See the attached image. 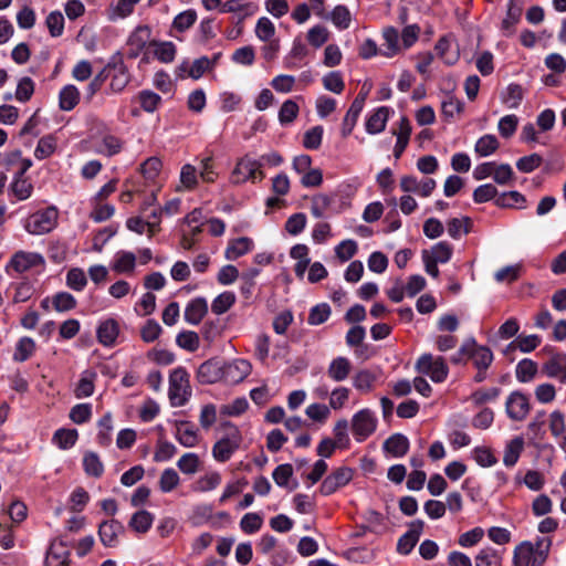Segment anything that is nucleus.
Masks as SVG:
<instances>
[{
  "label": "nucleus",
  "instance_id": "obj_1",
  "mask_svg": "<svg viewBox=\"0 0 566 566\" xmlns=\"http://www.w3.org/2000/svg\"><path fill=\"white\" fill-rule=\"evenodd\" d=\"M551 546L549 537H539L534 544L530 541L520 543L513 552V566H543Z\"/></svg>",
  "mask_w": 566,
  "mask_h": 566
},
{
  "label": "nucleus",
  "instance_id": "obj_2",
  "mask_svg": "<svg viewBox=\"0 0 566 566\" xmlns=\"http://www.w3.org/2000/svg\"><path fill=\"white\" fill-rule=\"evenodd\" d=\"M168 396L174 407H182L190 399L189 374L185 368L178 367L170 373Z\"/></svg>",
  "mask_w": 566,
  "mask_h": 566
},
{
  "label": "nucleus",
  "instance_id": "obj_3",
  "mask_svg": "<svg viewBox=\"0 0 566 566\" xmlns=\"http://www.w3.org/2000/svg\"><path fill=\"white\" fill-rule=\"evenodd\" d=\"M224 427L228 430L226 437L218 440L212 448V455L219 462L228 461L242 441L241 433L235 426L224 423Z\"/></svg>",
  "mask_w": 566,
  "mask_h": 566
},
{
  "label": "nucleus",
  "instance_id": "obj_4",
  "mask_svg": "<svg viewBox=\"0 0 566 566\" xmlns=\"http://www.w3.org/2000/svg\"><path fill=\"white\" fill-rule=\"evenodd\" d=\"M262 165L263 163L250 157L249 155L242 157L231 172V182L239 185L247 180H262L264 178V174L261 170Z\"/></svg>",
  "mask_w": 566,
  "mask_h": 566
},
{
  "label": "nucleus",
  "instance_id": "obj_5",
  "mask_svg": "<svg viewBox=\"0 0 566 566\" xmlns=\"http://www.w3.org/2000/svg\"><path fill=\"white\" fill-rule=\"evenodd\" d=\"M416 370L419 374L428 375L434 382L444 381L449 373L443 357H433L431 354H423L418 358Z\"/></svg>",
  "mask_w": 566,
  "mask_h": 566
},
{
  "label": "nucleus",
  "instance_id": "obj_6",
  "mask_svg": "<svg viewBox=\"0 0 566 566\" xmlns=\"http://www.w3.org/2000/svg\"><path fill=\"white\" fill-rule=\"evenodd\" d=\"M57 221V210L53 207L31 214L24 222V229L31 234H44L52 231Z\"/></svg>",
  "mask_w": 566,
  "mask_h": 566
},
{
  "label": "nucleus",
  "instance_id": "obj_7",
  "mask_svg": "<svg viewBox=\"0 0 566 566\" xmlns=\"http://www.w3.org/2000/svg\"><path fill=\"white\" fill-rule=\"evenodd\" d=\"M377 428V418L367 408L359 410L352 418V432L357 442L365 441Z\"/></svg>",
  "mask_w": 566,
  "mask_h": 566
},
{
  "label": "nucleus",
  "instance_id": "obj_8",
  "mask_svg": "<svg viewBox=\"0 0 566 566\" xmlns=\"http://www.w3.org/2000/svg\"><path fill=\"white\" fill-rule=\"evenodd\" d=\"M108 76H111V90L115 93L122 92L130 81V76L119 53L114 54L105 65Z\"/></svg>",
  "mask_w": 566,
  "mask_h": 566
},
{
  "label": "nucleus",
  "instance_id": "obj_9",
  "mask_svg": "<svg viewBox=\"0 0 566 566\" xmlns=\"http://www.w3.org/2000/svg\"><path fill=\"white\" fill-rule=\"evenodd\" d=\"M460 355L473 360L478 369H488L493 361V353L485 346H479L473 338L467 339L460 347Z\"/></svg>",
  "mask_w": 566,
  "mask_h": 566
},
{
  "label": "nucleus",
  "instance_id": "obj_10",
  "mask_svg": "<svg viewBox=\"0 0 566 566\" xmlns=\"http://www.w3.org/2000/svg\"><path fill=\"white\" fill-rule=\"evenodd\" d=\"M43 264L44 258L40 253L18 251L11 256L6 271L10 273L13 270L17 273H24L32 268Z\"/></svg>",
  "mask_w": 566,
  "mask_h": 566
},
{
  "label": "nucleus",
  "instance_id": "obj_11",
  "mask_svg": "<svg viewBox=\"0 0 566 566\" xmlns=\"http://www.w3.org/2000/svg\"><path fill=\"white\" fill-rule=\"evenodd\" d=\"M45 566H71V552L62 538L52 541L45 556Z\"/></svg>",
  "mask_w": 566,
  "mask_h": 566
},
{
  "label": "nucleus",
  "instance_id": "obj_12",
  "mask_svg": "<svg viewBox=\"0 0 566 566\" xmlns=\"http://www.w3.org/2000/svg\"><path fill=\"white\" fill-rule=\"evenodd\" d=\"M505 408L512 420L522 421L531 409L528 397L521 391H513L506 399Z\"/></svg>",
  "mask_w": 566,
  "mask_h": 566
},
{
  "label": "nucleus",
  "instance_id": "obj_13",
  "mask_svg": "<svg viewBox=\"0 0 566 566\" xmlns=\"http://www.w3.org/2000/svg\"><path fill=\"white\" fill-rule=\"evenodd\" d=\"M353 479V471L349 468H339L324 479L319 486L323 495H331L339 488L345 486Z\"/></svg>",
  "mask_w": 566,
  "mask_h": 566
},
{
  "label": "nucleus",
  "instance_id": "obj_14",
  "mask_svg": "<svg viewBox=\"0 0 566 566\" xmlns=\"http://www.w3.org/2000/svg\"><path fill=\"white\" fill-rule=\"evenodd\" d=\"M252 366L245 359H235L223 366V379L229 384H239L251 373Z\"/></svg>",
  "mask_w": 566,
  "mask_h": 566
},
{
  "label": "nucleus",
  "instance_id": "obj_15",
  "mask_svg": "<svg viewBox=\"0 0 566 566\" xmlns=\"http://www.w3.org/2000/svg\"><path fill=\"white\" fill-rule=\"evenodd\" d=\"M424 523L421 520L412 521L409 524V530L398 539L397 551L400 554L407 555L416 546L419 537L423 531Z\"/></svg>",
  "mask_w": 566,
  "mask_h": 566
},
{
  "label": "nucleus",
  "instance_id": "obj_16",
  "mask_svg": "<svg viewBox=\"0 0 566 566\" xmlns=\"http://www.w3.org/2000/svg\"><path fill=\"white\" fill-rule=\"evenodd\" d=\"M208 313V302L205 297L192 298L185 307L184 318L190 325H199Z\"/></svg>",
  "mask_w": 566,
  "mask_h": 566
},
{
  "label": "nucleus",
  "instance_id": "obj_17",
  "mask_svg": "<svg viewBox=\"0 0 566 566\" xmlns=\"http://www.w3.org/2000/svg\"><path fill=\"white\" fill-rule=\"evenodd\" d=\"M543 373L549 378H556L566 384V354L553 355L542 367Z\"/></svg>",
  "mask_w": 566,
  "mask_h": 566
},
{
  "label": "nucleus",
  "instance_id": "obj_18",
  "mask_svg": "<svg viewBox=\"0 0 566 566\" xmlns=\"http://www.w3.org/2000/svg\"><path fill=\"white\" fill-rule=\"evenodd\" d=\"M175 438L186 448H193L199 443L198 429L189 421H178L176 423Z\"/></svg>",
  "mask_w": 566,
  "mask_h": 566
},
{
  "label": "nucleus",
  "instance_id": "obj_19",
  "mask_svg": "<svg viewBox=\"0 0 566 566\" xmlns=\"http://www.w3.org/2000/svg\"><path fill=\"white\" fill-rule=\"evenodd\" d=\"M197 378L202 384H213L223 378V366L216 359L202 363L197 371Z\"/></svg>",
  "mask_w": 566,
  "mask_h": 566
},
{
  "label": "nucleus",
  "instance_id": "obj_20",
  "mask_svg": "<svg viewBox=\"0 0 566 566\" xmlns=\"http://www.w3.org/2000/svg\"><path fill=\"white\" fill-rule=\"evenodd\" d=\"M96 334L102 345L106 347L114 346L119 334L118 322L114 318L105 319L98 325Z\"/></svg>",
  "mask_w": 566,
  "mask_h": 566
},
{
  "label": "nucleus",
  "instance_id": "obj_21",
  "mask_svg": "<svg viewBox=\"0 0 566 566\" xmlns=\"http://www.w3.org/2000/svg\"><path fill=\"white\" fill-rule=\"evenodd\" d=\"M123 531V526L115 520L105 521L99 524L98 535L103 545L114 547L117 544V535Z\"/></svg>",
  "mask_w": 566,
  "mask_h": 566
},
{
  "label": "nucleus",
  "instance_id": "obj_22",
  "mask_svg": "<svg viewBox=\"0 0 566 566\" xmlns=\"http://www.w3.org/2000/svg\"><path fill=\"white\" fill-rule=\"evenodd\" d=\"M352 370V363L348 358L339 356L334 358L327 367V376L337 382L347 379Z\"/></svg>",
  "mask_w": 566,
  "mask_h": 566
},
{
  "label": "nucleus",
  "instance_id": "obj_23",
  "mask_svg": "<svg viewBox=\"0 0 566 566\" xmlns=\"http://www.w3.org/2000/svg\"><path fill=\"white\" fill-rule=\"evenodd\" d=\"M198 19L197 11L195 9H187L179 12L172 20L170 34L176 36V33H184L191 29Z\"/></svg>",
  "mask_w": 566,
  "mask_h": 566
},
{
  "label": "nucleus",
  "instance_id": "obj_24",
  "mask_svg": "<svg viewBox=\"0 0 566 566\" xmlns=\"http://www.w3.org/2000/svg\"><path fill=\"white\" fill-rule=\"evenodd\" d=\"M384 450L395 458H401L409 450V440L401 433H395L384 442Z\"/></svg>",
  "mask_w": 566,
  "mask_h": 566
},
{
  "label": "nucleus",
  "instance_id": "obj_25",
  "mask_svg": "<svg viewBox=\"0 0 566 566\" xmlns=\"http://www.w3.org/2000/svg\"><path fill=\"white\" fill-rule=\"evenodd\" d=\"M9 192L15 197L17 200H27L33 192V185L25 176L14 175L12 182L9 186Z\"/></svg>",
  "mask_w": 566,
  "mask_h": 566
},
{
  "label": "nucleus",
  "instance_id": "obj_26",
  "mask_svg": "<svg viewBox=\"0 0 566 566\" xmlns=\"http://www.w3.org/2000/svg\"><path fill=\"white\" fill-rule=\"evenodd\" d=\"M541 344V337L538 335H518L513 342H511L505 353H510L511 350H515L518 348L522 353H531L536 349Z\"/></svg>",
  "mask_w": 566,
  "mask_h": 566
},
{
  "label": "nucleus",
  "instance_id": "obj_27",
  "mask_svg": "<svg viewBox=\"0 0 566 566\" xmlns=\"http://www.w3.org/2000/svg\"><path fill=\"white\" fill-rule=\"evenodd\" d=\"M389 109L386 106L377 108L366 122V130L369 134L381 133L388 120Z\"/></svg>",
  "mask_w": 566,
  "mask_h": 566
},
{
  "label": "nucleus",
  "instance_id": "obj_28",
  "mask_svg": "<svg viewBox=\"0 0 566 566\" xmlns=\"http://www.w3.org/2000/svg\"><path fill=\"white\" fill-rule=\"evenodd\" d=\"M80 102V91L75 85H65L59 94V106L62 111L70 112Z\"/></svg>",
  "mask_w": 566,
  "mask_h": 566
},
{
  "label": "nucleus",
  "instance_id": "obj_29",
  "mask_svg": "<svg viewBox=\"0 0 566 566\" xmlns=\"http://www.w3.org/2000/svg\"><path fill=\"white\" fill-rule=\"evenodd\" d=\"M411 134V125L407 117H401L399 122V128L396 133L397 142L394 148V156L399 158L405 151Z\"/></svg>",
  "mask_w": 566,
  "mask_h": 566
},
{
  "label": "nucleus",
  "instance_id": "obj_30",
  "mask_svg": "<svg viewBox=\"0 0 566 566\" xmlns=\"http://www.w3.org/2000/svg\"><path fill=\"white\" fill-rule=\"evenodd\" d=\"M253 247L251 239L247 237L238 238L230 242L226 250V259L237 260L238 258L248 253Z\"/></svg>",
  "mask_w": 566,
  "mask_h": 566
},
{
  "label": "nucleus",
  "instance_id": "obj_31",
  "mask_svg": "<svg viewBox=\"0 0 566 566\" xmlns=\"http://www.w3.org/2000/svg\"><path fill=\"white\" fill-rule=\"evenodd\" d=\"M472 228V220L469 217L463 218H452L447 222V231L448 234L458 240L461 238V234H468Z\"/></svg>",
  "mask_w": 566,
  "mask_h": 566
},
{
  "label": "nucleus",
  "instance_id": "obj_32",
  "mask_svg": "<svg viewBox=\"0 0 566 566\" xmlns=\"http://www.w3.org/2000/svg\"><path fill=\"white\" fill-rule=\"evenodd\" d=\"M537 370L538 367L534 360L524 358L516 365V378L521 382H530L535 378Z\"/></svg>",
  "mask_w": 566,
  "mask_h": 566
},
{
  "label": "nucleus",
  "instance_id": "obj_33",
  "mask_svg": "<svg viewBox=\"0 0 566 566\" xmlns=\"http://www.w3.org/2000/svg\"><path fill=\"white\" fill-rule=\"evenodd\" d=\"M452 245L446 241L434 244L430 250H427V255L436 263H447L452 256Z\"/></svg>",
  "mask_w": 566,
  "mask_h": 566
},
{
  "label": "nucleus",
  "instance_id": "obj_34",
  "mask_svg": "<svg viewBox=\"0 0 566 566\" xmlns=\"http://www.w3.org/2000/svg\"><path fill=\"white\" fill-rule=\"evenodd\" d=\"M96 379V373L92 370H85L75 388L76 398L90 397L94 392V380Z\"/></svg>",
  "mask_w": 566,
  "mask_h": 566
},
{
  "label": "nucleus",
  "instance_id": "obj_35",
  "mask_svg": "<svg viewBox=\"0 0 566 566\" xmlns=\"http://www.w3.org/2000/svg\"><path fill=\"white\" fill-rule=\"evenodd\" d=\"M375 381H376V375L367 369L359 370L353 377L354 387L363 394H367V392L371 391L374 388Z\"/></svg>",
  "mask_w": 566,
  "mask_h": 566
},
{
  "label": "nucleus",
  "instance_id": "obj_36",
  "mask_svg": "<svg viewBox=\"0 0 566 566\" xmlns=\"http://www.w3.org/2000/svg\"><path fill=\"white\" fill-rule=\"evenodd\" d=\"M154 515L145 510L136 512L130 521L129 526L137 533H146L153 525Z\"/></svg>",
  "mask_w": 566,
  "mask_h": 566
},
{
  "label": "nucleus",
  "instance_id": "obj_37",
  "mask_svg": "<svg viewBox=\"0 0 566 566\" xmlns=\"http://www.w3.org/2000/svg\"><path fill=\"white\" fill-rule=\"evenodd\" d=\"M524 92L521 85L510 84L501 95V101L509 108H517L523 99Z\"/></svg>",
  "mask_w": 566,
  "mask_h": 566
},
{
  "label": "nucleus",
  "instance_id": "obj_38",
  "mask_svg": "<svg viewBox=\"0 0 566 566\" xmlns=\"http://www.w3.org/2000/svg\"><path fill=\"white\" fill-rule=\"evenodd\" d=\"M500 147V143L494 135L488 134L478 139L474 150L481 157H486L495 153Z\"/></svg>",
  "mask_w": 566,
  "mask_h": 566
},
{
  "label": "nucleus",
  "instance_id": "obj_39",
  "mask_svg": "<svg viewBox=\"0 0 566 566\" xmlns=\"http://www.w3.org/2000/svg\"><path fill=\"white\" fill-rule=\"evenodd\" d=\"M123 148V142L114 135H105L101 139L96 151L106 156H114Z\"/></svg>",
  "mask_w": 566,
  "mask_h": 566
},
{
  "label": "nucleus",
  "instance_id": "obj_40",
  "mask_svg": "<svg viewBox=\"0 0 566 566\" xmlns=\"http://www.w3.org/2000/svg\"><path fill=\"white\" fill-rule=\"evenodd\" d=\"M523 446L524 441L522 438H515L507 443L503 455V463L506 467H513L517 462Z\"/></svg>",
  "mask_w": 566,
  "mask_h": 566
},
{
  "label": "nucleus",
  "instance_id": "obj_41",
  "mask_svg": "<svg viewBox=\"0 0 566 566\" xmlns=\"http://www.w3.org/2000/svg\"><path fill=\"white\" fill-rule=\"evenodd\" d=\"M35 350V343L31 337H22L19 339L15 352L13 354V360L22 363L28 360Z\"/></svg>",
  "mask_w": 566,
  "mask_h": 566
},
{
  "label": "nucleus",
  "instance_id": "obj_42",
  "mask_svg": "<svg viewBox=\"0 0 566 566\" xmlns=\"http://www.w3.org/2000/svg\"><path fill=\"white\" fill-rule=\"evenodd\" d=\"M176 344L188 352H196L200 346L199 335L193 331H182L176 336Z\"/></svg>",
  "mask_w": 566,
  "mask_h": 566
},
{
  "label": "nucleus",
  "instance_id": "obj_43",
  "mask_svg": "<svg viewBox=\"0 0 566 566\" xmlns=\"http://www.w3.org/2000/svg\"><path fill=\"white\" fill-rule=\"evenodd\" d=\"M235 303V295L233 292L226 291L221 294H219L211 304V311L217 314L221 315L229 311L233 304Z\"/></svg>",
  "mask_w": 566,
  "mask_h": 566
},
{
  "label": "nucleus",
  "instance_id": "obj_44",
  "mask_svg": "<svg viewBox=\"0 0 566 566\" xmlns=\"http://www.w3.org/2000/svg\"><path fill=\"white\" fill-rule=\"evenodd\" d=\"M384 44L385 48L382 54L387 57H391L399 52V34L394 28H388L384 31Z\"/></svg>",
  "mask_w": 566,
  "mask_h": 566
},
{
  "label": "nucleus",
  "instance_id": "obj_45",
  "mask_svg": "<svg viewBox=\"0 0 566 566\" xmlns=\"http://www.w3.org/2000/svg\"><path fill=\"white\" fill-rule=\"evenodd\" d=\"M331 20L336 28L345 30L350 25L352 14L346 6L338 4L333 9Z\"/></svg>",
  "mask_w": 566,
  "mask_h": 566
},
{
  "label": "nucleus",
  "instance_id": "obj_46",
  "mask_svg": "<svg viewBox=\"0 0 566 566\" xmlns=\"http://www.w3.org/2000/svg\"><path fill=\"white\" fill-rule=\"evenodd\" d=\"M178 469L188 475H192L198 472L200 467V459L198 454L189 452L185 453L177 462Z\"/></svg>",
  "mask_w": 566,
  "mask_h": 566
},
{
  "label": "nucleus",
  "instance_id": "obj_47",
  "mask_svg": "<svg viewBox=\"0 0 566 566\" xmlns=\"http://www.w3.org/2000/svg\"><path fill=\"white\" fill-rule=\"evenodd\" d=\"M83 465L86 474L99 478L103 474L104 465L95 452H87L83 458Z\"/></svg>",
  "mask_w": 566,
  "mask_h": 566
},
{
  "label": "nucleus",
  "instance_id": "obj_48",
  "mask_svg": "<svg viewBox=\"0 0 566 566\" xmlns=\"http://www.w3.org/2000/svg\"><path fill=\"white\" fill-rule=\"evenodd\" d=\"M300 112V107L293 99L285 101L279 112V120L282 125H289L293 123Z\"/></svg>",
  "mask_w": 566,
  "mask_h": 566
},
{
  "label": "nucleus",
  "instance_id": "obj_49",
  "mask_svg": "<svg viewBox=\"0 0 566 566\" xmlns=\"http://www.w3.org/2000/svg\"><path fill=\"white\" fill-rule=\"evenodd\" d=\"M77 437L78 434L75 429H59L53 436V441L61 449H69L75 444Z\"/></svg>",
  "mask_w": 566,
  "mask_h": 566
},
{
  "label": "nucleus",
  "instance_id": "obj_50",
  "mask_svg": "<svg viewBox=\"0 0 566 566\" xmlns=\"http://www.w3.org/2000/svg\"><path fill=\"white\" fill-rule=\"evenodd\" d=\"M113 430V419L112 415L109 412L105 413L99 420H98V443L102 446H108L112 437L111 432Z\"/></svg>",
  "mask_w": 566,
  "mask_h": 566
},
{
  "label": "nucleus",
  "instance_id": "obj_51",
  "mask_svg": "<svg viewBox=\"0 0 566 566\" xmlns=\"http://www.w3.org/2000/svg\"><path fill=\"white\" fill-rule=\"evenodd\" d=\"M56 149V139L52 135L42 137L34 150V156L38 159L50 157Z\"/></svg>",
  "mask_w": 566,
  "mask_h": 566
},
{
  "label": "nucleus",
  "instance_id": "obj_52",
  "mask_svg": "<svg viewBox=\"0 0 566 566\" xmlns=\"http://www.w3.org/2000/svg\"><path fill=\"white\" fill-rule=\"evenodd\" d=\"M350 390L346 387H336L329 395V409L339 410L345 407L349 399Z\"/></svg>",
  "mask_w": 566,
  "mask_h": 566
},
{
  "label": "nucleus",
  "instance_id": "obj_53",
  "mask_svg": "<svg viewBox=\"0 0 566 566\" xmlns=\"http://www.w3.org/2000/svg\"><path fill=\"white\" fill-rule=\"evenodd\" d=\"M180 482V478L176 470L166 469L163 471L159 478V488L164 493L171 492L174 489L178 486Z\"/></svg>",
  "mask_w": 566,
  "mask_h": 566
},
{
  "label": "nucleus",
  "instance_id": "obj_54",
  "mask_svg": "<svg viewBox=\"0 0 566 566\" xmlns=\"http://www.w3.org/2000/svg\"><path fill=\"white\" fill-rule=\"evenodd\" d=\"M177 452V448L174 443L159 439L157 442V448L154 454V461L156 462H165L170 460Z\"/></svg>",
  "mask_w": 566,
  "mask_h": 566
},
{
  "label": "nucleus",
  "instance_id": "obj_55",
  "mask_svg": "<svg viewBox=\"0 0 566 566\" xmlns=\"http://www.w3.org/2000/svg\"><path fill=\"white\" fill-rule=\"evenodd\" d=\"M332 202H333V198L327 195H324V193L315 195L312 198V203H311L312 214L315 218H322L324 216L325 211L331 207Z\"/></svg>",
  "mask_w": 566,
  "mask_h": 566
},
{
  "label": "nucleus",
  "instance_id": "obj_56",
  "mask_svg": "<svg viewBox=\"0 0 566 566\" xmlns=\"http://www.w3.org/2000/svg\"><path fill=\"white\" fill-rule=\"evenodd\" d=\"M161 161L157 157L146 159L140 166V172L147 181H154L161 169Z\"/></svg>",
  "mask_w": 566,
  "mask_h": 566
},
{
  "label": "nucleus",
  "instance_id": "obj_57",
  "mask_svg": "<svg viewBox=\"0 0 566 566\" xmlns=\"http://www.w3.org/2000/svg\"><path fill=\"white\" fill-rule=\"evenodd\" d=\"M263 524V518L258 513H247L240 521L241 530L247 534H253L258 532Z\"/></svg>",
  "mask_w": 566,
  "mask_h": 566
},
{
  "label": "nucleus",
  "instance_id": "obj_58",
  "mask_svg": "<svg viewBox=\"0 0 566 566\" xmlns=\"http://www.w3.org/2000/svg\"><path fill=\"white\" fill-rule=\"evenodd\" d=\"M76 306L75 297L67 292H60L53 296V307L56 312H67Z\"/></svg>",
  "mask_w": 566,
  "mask_h": 566
},
{
  "label": "nucleus",
  "instance_id": "obj_59",
  "mask_svg": "<svg viewBox=\"0 0 566 566\" xmlns=\"http://www.w3.org/2000/svg\"><path fill=\"white\" fill-rule=\"evenodd\" d=\"M87 283L86 275L82 269H71L66 274V284L74 291H82Z\"/></svg>",
  "mask_w": 566,
  "mask_h": 566
},
{
  "label": "nucleus",
  "instance_id": "obj_60",
  "mask_svg": "<svg viewBox=\"0 0 566 566\" xmlns=\"http://www.w3.org/2000/svg\"><path fill=\"white\" fill-rule=\"evenodd\" d=\"M45 24L53 38L60 36L64 30V17L61 12L53 11L46 17Z\"/></svg>",
  "mask_w": 566,
  "mask_h": 566
},
{
  "label": "nucleus",
  "instance_id": "obj_61",
  "mask_svg": "<svg viewBox=\"0 0 566 566\" xmlns=\"http://www.w3.org/2000/svg\"><path fill=\"white\" fill-rule=\"evenodd\" d=\"M136 263L135 254L132 252H120L117 255L115 264L113 266L114 271L117 273L130 272L134 270Z\"/></svg>",
  "mask_w": 566,
  "mask_h": 566
},
{
  "label": "nucleus",
  "instance_id": "obj_62",
  "mask_svg": "<svg viewBox=\"0 0 566 566\" xmlns=\"http://www.w3.org/2000/svg\"><path fill=\"white\" fill-rule=\"evenodd\" d=\"M331 315V307L326 303L315 305L308 315L310 325H321L325 323Z\"/></svg>",
  "mask_w": 566,
  "mask_h": 566
},
{
  "label": "nucleus",
  "instance_id": "obj_63",
  "mask_svg": "<svg viewBox=\"0 0 566 566\" xmlns=\"http://www.w3.org/2000/svg\"><path fill=\"white\" fill-rule=\"evenodd\" d=\"M324 88L335 94H340L345 88V83L339 72H329L323 77Z\"/></svg>",
  "mask_w": 566,
  "mask_h": 566
},
{
  "label": "nucleus",
  "instance_id": "obj_64",
  "mask_svg": "<svg viewBox=\"0 0 566 566\" xmlns=\"http://www.w3.org/2000/svg\"><path fill=\"white\" fill-rule=\"evenodd\" d=\"M484 536V531L482 527H474L463 534H461L458 538V543L460 546L468 548L475 546Z\"/></svg>",
  "mask_w": 566,
  "mask_h": 566
}]
</instances>
